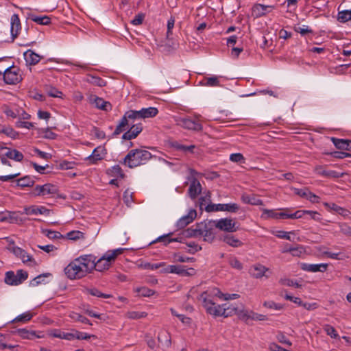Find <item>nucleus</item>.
Masks as SVG:
<instances>
[{"label":"nucleus","instance_id":"nucleus-24","mask_svg":"<svg viewBox=\"0 0 351 351\" xmlns=\"http://www.w3.org/2000/svg\"><path fill=\"white\" fill-rule=\"evenodd\" d=\"M24 58L26 61L27 64L35 65L39 62L41 57L38 53H35L31 49H28L24 53Z\"/></svg>","mask_w":351,"mask_h":351},{"label":"nucleus","instance_id":"nucleus-11","mask_svg":"<svg viewBox=\"0 0 351 351\" xmlns=\"http://www.w3.org/2000/svg\"><path fill=\"white\" fill-rule=\"evenodd\" d=\"M106 149L103 146H98L94 149L92 154L85 158L89 165H95L101 160H102L106 155Z\"/></svg>","mask_w":351,"mask_h":351},{"label":"nucleus","instance_id":"nucleus-36","mask_svg":"<svg viewBox=\"0 0 351 351\" xmlns=\"http://www.w3.org/2000/svg\"><path fill=\"white\" fill-rule=\"evenodd\" d=\"M29 19L32 21L36 22L40 25H49L51 23V19L47 16H36L31 14L29 15Z\"/></svg>","mask_w":351,"mask_h":351},{"label":"nucleus","instance_id":"nucleus-4","mask_svg":"<svg viewBox=\"0 0 351 351\" xmlns=\"http://www.w3.org/2000/svg\"><path fill=\"white\" fill-rule=\"evenodd\" d=\"M189 237H203L204 240L208 242H212L215 237V232L212 228H209L206 224L197 226L195 229H188L186 230Z\"/></svg>","mask_w":351,"mask_h":351},{"label":"nucleus","instance_id":"nucleus-20","mask_svg":"<svg viewBox=\"0 0 351 351\" xmlns=\"http://www.w3.org/2000/svg\"><path fill=\"white\" fill-rule=\"evenodd\" d=\"M328 264L326 263H320V264H308V263H302L301 269L303 271H308V272H324L327 270Z\"/></svg>","mask_w":351,"mask_h":351},{"label":"nucleus","instance_id":"nucleus-22","mask_svg":"<svg viewBox=\"0 0 351 351\" xmlns=\"http://www.w3.org/2000/svg\"><path fill=\"white\" fill-rule=\"evenodd\" d=\"M112 261L105 253L101 257L96 259L94 269L98 271H103L109 268Z\"/></svg>","mask_w":351,"mask_h":351},{"label":"nucleus","instance_id":"nucleus-42","mask_svg":"<svg viewBox=\"0 0 351 351\" xmlns=\"http://www.w3.org/2000/svg\"><path fill=\"white\" fill-rule=\"evenodd\" d=\"M351 20V9L343 10L338 13V21L341 23H345Z\"/></svg>","mask_w":351,"mask_h":351},{"label":"nucleus","instance_id":"nucleus-28","mask_svg":"<svg viewBox=\"0 0 351 351\" xmlns=\"http://www.w3.org/2000/svg\"><path fill=\"white\" fill-rule=\"evenodd\" d=\"M158 340L161 346L165 348H169L171 344L170 334L166 330L158 332Z\"/></svg>","mask_w":351,"mask_h":351},{"label":"nucleus","instance_id":"nucleus-41","mask_svg":"<svg viewBox=\"0 0 351 351\" xmlns=\"http://www.w3.org/2000/svg\"><path fill=\"white\" fill-rule=\"evenodd\" d=\"M87 293L90 294L91 295L98 297V298H112V295L110 294H106L101 293L99 289L96 288H90L87 289Z\"/></svg>","mask_w":351,"mask_h":351},{"label":"nucleus","instance_id":"nucleus-14","mask_svg":"<svg viewBox=\"0 0 351 351\" xmlns=\"http://www.w3.org/2000/svg\"><path fill=\"white\" fill-rule=\"evenodd\" d=\"M21 29V24L19 16L17 14H14L10 18V34L12 42L18 37Z\"/></svg>","mask_w":351,"mask_h":351},{"label":"nucleus","instance_id":"nucleus-59","mask_svg":"<svg viewBox=\"0 0 351 351\" xmlns=\"http://www.w3.org/2000/svg\"><path fill=\"white\" fill-rule=\"evenodd\" d=\"M295 31L300 33L302 36H305L306 34L313 32V30L306 25H303L302 27H295Z\"/></svg>","mask_w":351,"mask_h":351},{"label":"nucleus","instance_id":"nucleus-17","mask_svg":"<svg viewBox=\"0 0 351 351\" xmlns=\"http://www.w3.org/2000/svg\"><path fill=\"white\" fill-rule=\"evenodd\" d=\"M56 187L51 184L37 185L34 189V194L36 196H45L47 195L55 194Z\"/></svg>","mask_w":351,"mask_h":351},{"label":"nucleus","instance_id":"nucleus-52","mask_svg":"<svg viewBox=\"0 0 351 351\" xmlns=\"http://www.w3.org/2000/svg\"><path fill=\"white\" fill-rule=\"evenodd\" d=\"M125 249L123 248H117L113 250H109L106 252V255L108 256V258H110L112 261H114L117 256L121 254L124 252Z\"/></svg>","mask_w":351,"mask_h":351},{"label":"nucleus","instance_id":"nucleus-40","mask_svg":"<svg viewBox=\"0 0 351 351\" xmlns=\"http://www.w3.org/2000/svg\"><path fill=\"white\" fill-rule=\"evenodd\" d=\"M331 141L333 143L334 145L339 149L346 150L347 139H341L335 137L331 138Z\"/></svg>","mask_w":351,"mask_h":351},{"label":"nucleus","instance_id":"nucleus-34","mask_svg":"<svg viewBox=\"0 0 351 351\" xmlns=\"http://www.w3.org/2000/svg\"><path fill=\"white\" fill-rule=\"evenodd\" d=\"M94 104L97 108L102 110L108 111L111 109L110 103L99 97H95Z\"/></svg>","mask_w":351,"mask_h":351},{"label":"nucleus","instance_id":"nucleus-55","mask_svg":"<svg viewBox=\"0 0 351 351\" xmlns=\"http://www.w3.org/2000/svg\"><path fill=\"white\" fill-rule=\"evenodd\" d=\"M43 137L47 139H55L57 137V134L51 131V128H47L42 129L41 130Z\"/></svg>","mask_w":351,"mask_h":351},{"label":"nucleus","instance_id":"nucleus-1","mask_svg":"<svg viewBox=\"0 0 351 351\" xmlns=\"http://www.w3.org/2000/svg\"><path fill=\"white\" fill-rule=\"evenodd\" d=\"M200 299L202 300L203 306L206 308V312L214 317L223 316L228 317L233 315H237L239 319L245 322H247L250 319L252 320L253 311L239 309L232 304H223L221 305H217L208 297L206 293H202L200 295Z\"/></svg>","mask_w":351,"mask_h":351},{"label":"nucleus","instance_id":"nucleus-25","mask_svg":"<svg viewBox=\"0 0 351 351\" xmlns=\"http://www.w3.org/2000/svg\"><path fill=\"white\" fill-rule=\"evenodd\" d=\"M16 333L22 337L23 339H35L37 338H41L43 336L40 335L39 334H37L36 331L34 330H28L25 328H20L18 329L16 331Z\"/></svg>","mask_w":351,"mask_h":351},{"label":"nucleus","instance_id":"nucleus-21","mask_svg":"<svg viewBox=\"0 0 351 351\" xmlns=\"http://www.w3.org/2000/svg\"><path fill=\"white\" fill-rule=\"evenodd\" d=\"M143 130V126L141 123L133 124L129 130L125 132L122 138L124 140H132L135 138Z\"/></svg>","mask_w":351,"mask_h":351},{"label":"nucleus","instance_id":"nucleus-38","mask_svg":"<svg viewBox=\"0 0 351 351\" xmlns=\"http://www.w3.org/2000/svg\"><path fill=\"white\" fill-rule=\"evenodd\" d=\"M202 84L206 86H219L220 82L219 77L217 76H211L204 77L202 81Z\"/></svg>","mask_w":351,"mask_h":351},{"label":"nucleus","instance_id":"nucleus-19","mask_svg":"<svg viewBox=\"0 0 351 351\" xmlns=\"http://www.w3.org/2000/svg\"><path fill=\"white\" fill-rule=\"evenodd\" d=\"M204 293H206L208 297L214 302L213 297L216 296L220 299L223 300H235L240 297L239 294L237 293H226L224 294L221 292V291L218 289H213L210 292L204 291Z\"/></svg>","mask_w":351,"mask_h":351},{"label":"nucleus","instance_id":"nucleus-31","mask_svg":"<svg viewBox=\"0 0 351 351\" xmlns=\"http://www.w3.org/2000/svg\"><path fill=\"white\" fill-rule=\"evenodd\" d=\"M222 241L234 247H238L242 245L243 243L236 238L234 236L231 234H226L222 237Z\"/></svg>","mask_w":351,"mask_h":351},{"label":"nucleus","instance_id":"nucleus-30","mask_svg":"<svg viewBox=\"0 0 351 351\" xmlns=\"http://www.w3.org/2000/svg\"><path fill=\"white\" fill-rule=\"evenodd\" d=\"M27 215H49L50 210L44 206H32L25 209Z\"/></svg>","mask_w":351,"mask_h":351},{"label":"nucleus","instance_id":"nucleus-56","mask_svg":"<svg viewBox=\"0 0 351 351\" xmlns=\"http://www.w3.org/2000/svg\"><path fill=\"white\" fill-rule=\"evenodd\" d=\"M146 316L147 313L145 312L131 311L128 313V317L132 319H138Z\"/></svg>","mask_w":351,"mask_h":351},{"label":"nucleus","instance_id":"nucleus-54","mask_svg":"<svg viewBox=\"0 0 351 351\" xmlns=\"http://www.w3.org/2000/svg\"><path fill=\"white\" fill-rule=\"evenodd\" d=\"M305 250L302 245H297L292 247L291 254L293 256L300 257L302 254H304Z\"/></svg>","mask_w":351,"mask_h":351},{"label":"nucleus","instance_id":"nucleus-37","mask_svg":"<svg viewBox=\"0 0 351 351\" xmlns=\"http://www.w3.org/2000/svg\"><path fill=\"white\" fill-rule=\"evenodd\" d=\"M86 81L90 84L99 87H103L106 85V82L98 76L88 75Z\"/></svg>","mask_w":351,"mask_h":351},{"label":"nucleus","instance_id":"nucleus-45","mask_svg":"<svg viewBox=\"0 0 351 351\" xmlns=\"http://www.w3.org/2000/svg\"><path fill=\"white\" fill-rule=\"evenodd\" d=\"M108 171L112 176L119 177L121 178H123L125 176L122 169L118 165L113 166L111 169L108 170Z\"/></svg>","mask_w":351,"mask_h":351},{"label":"nucleus","instance_id":"nucleus-13","mask_svg":"<svg viewBox=\"0 0 351 351\" xmlns=\"http://www.w3.org/2000/svg\"><path fill=\"white\" fill-rule=\"evenodd\" d=\"M77 258L79 259L80 262L82 264L84 268H85L88 274L90 273L95 267V261L97 257L93 254L82 255Z\"/></svg>","mask_w":351,"mask_h":351},{"label":"nucleus","instance_id":"nucleus-33","mask_svg":"<svg viewBox=\"0 0 351 351\" xmlns=\"http://www.w3.org/2000/svg\"><path fill=\"white\" fill-rule=\"evenodd\" d=\"M242 201L245 204L252 205H263V201L258 198L255 195H243L241 197Z\"/></svg>","mask_w":351,"mask_h":351},{"label":"nucleus","instance_id":"nucleus-47","mask_svg":"<svg viewBox=\"0 0 351 351\" xmlns=\"http://www.w3.org/2000/svg\"><path fill=\"white\" fill-rule=\"evenodd\" d=\"M51 276V274H49V273H46V274H43L39 275V276H36V278H34L30 282V285L32 286V287H36V286H38V285H40L41 283H45L44 278L45 277H47V276Z\"/></svg>","mask_w":351,"mask_h":351},{"label":"nucleus","instance_id":"nucleus-44","mask_svg":"<svg viewBox=\"0 0 351 351\" xmlns=\"http://www.w3.org/2000/svg\"><path fill=\"white\" fill-rule=\"evenodd\" d=\"M279 283L283 286L295 287L296 288H300L302 286L297 281L290 278H281L279 280Z\"/></svg>","mask_w":351,"mask_h":351},{"label":"nucleus","instance_id":"nucleus-49","mask_svg":"<svg viewBox=\"0 0 351 351\" xmlns=\"http://www.w3.org/2000/svg\"><path fill=\"white\" fill-rule=\"evenodd\" d=\"M136 291L138 293L139 295L143 297H149L154 294V291L153 290L145 287L137 288Z\"/></svg>","mask_w":351,"mask_h":351},{"label":"nucleus","instance_id":"nucleus-12","mask_svg":"<svg viewBox=\"0 0 351 351\" xmlns=\"http://www.w3.org/2000/svg\"><path fill=\"white\" fill-rule=\"evenodd\" d=\"M167 270L169 273L176 274L181 276H190L195 274V270L193 268H186L185 266L180 265H169Z\"/></svg>","mask_w":351,"mask_h":351},{"label":"nucleus","instance_id":"nucleus-5","mask_svg":"<svg viewBox=\"0 0 351 351\" xmlns=\"http://www.w3.org/2000/svg\"><path fill=\"white\" fill-rule=\"evenodd\" d=\"M28 274L23 269L17 270L15 274L13 271H8L5 273L4 282L11 286H17L27 280Z\"/></svg>","mask_w":351,"mask_h":351},{"label":"nucleus","instance_id":"nucleus-7","mask_svg":"<svg viewBox=\"0 0 351 351\" xmlns=\"http://www.w3.org/2000/svg\"><path fill=\"white\" fill-rule=\"evenodd\" d=\"M3 80L7 84H16L21 80V75L19 73V69L12 66L6 68L2 71Z\"/></svg>","mask_w":351,"mask_h":351},{"label":"nucleus","instance_id":"nucleus-3","mask_svg":"<svg viewBox=\"0 0 351 351\" xmlns=\"http://www.w3.org/2000/svg\"><path fill=\"white\" fill-rule=\"evenodd\" d=\"M64 273L69 279H80L88 274L79 259L75 258L65 268Z\"/></svg>","mask_w":351,"mask_h":351},{"label":"nucleus","instance_id":"nucleus-63","mask_svg":"<svg viewBox=\"0 0 351 351\" xmlns=\"http://www.w3.org/2000/svg\"><path fill=\"white\" fill-rule=\"evenodd\" d=\"M230 160L234 162H241L244 161L245 158L241 154L235 153V154H232L230 156Z\"/></svg>","mask_w":351,"mask_h":351},{"label":"nucleus","instance_id":"nucleus-43","mask_svg":"<svg viewBox=\"0 0 351 351\" xmlns=\"http://www.w3.org/2000/svg\"><path fill=\"white\" fill-rule=\"evenodd\" d=\"M279 213H277L275 210H268V209H264L263 210V214L261 215V217L267 219H279L278 217Z\"/></svg>","mask_w":351,"mask_h":351},{"label":"nucleus","instance_id":"nucleus-48","mask_svg":"<svg viewBox=\"0 0 351 351\" xmlns=\"http://www.w3.org/2000/svg\"><path fill=\"white\" fill-rule=\"evenodd\" d=\"M84 233L78 230L71 231L67 233V238L70 240H77L84 239Z\"/></svg>","mask_w":351,"mask_h":351},{"label":"nucleus","instance_id":"nucleus-9","mask_svg":"<svg viewBox=\"0 0 351 351\" xmlns=\"http://www.w3.org/2000/svg\"><path fill=\"white\" fill-rule=\"evenodd\" d=\"M190 171L193 177L189 179L190 180V186L188 193L192 199H195L202 192V186L199 180L196 178L193 177V176L197 174V171L194 169H190Z\"/></svg>","mask_w":351,"mask_h":351},{"label":"nucleus","instance_id":"nucleus-26","mask_svg":"<svg viewBox=\"0 0 351 351\" xmlns=\"http://www.w3.org/2000/svg\"><path fill=\"white\" fill-rule=\"evenodd\" d=\"M171 147L177 151L182 152L183 153H193L195 148V145H184L178 141H172L170 143Z\"/></svg>","mask_w":351,"mask_h":351},{"label":"nucleus","instance_id":"nucleus-29","mask_svg":"<svg viewBox=\"0 0 351 351\" xmlns=\"http://www.w3.org/2000/svg\"><path fill=\"white\" fill-rule=\"evenodd\" d=\"M4 156L16 162H21L24 158L23 154L21 152L9 147H7Z\"/></svg>","mask_w":351,"mask_h":351},{"label":"nucleus","instance_id":"nucleus-35","mask_svg":"<svg viewBox=\"0 0 351 351\" xmlns=\"http://www.w3.org/2000/svg\"><path fill=\"white\" fill-rule=\"evenodd\" d=\"M34 184V180L29 176H25L16 180V185L21 188L32 186Z\"/></svg>","mask_w":351,"mask_h":351},{"label":"nucleus","instance_id":"nucleus-53","mask_svg":"<svg viewBox=\"0 0 351 351\" xmlns=\"http://www.w3.org/2000/svg\"><path fill=\"white\" fill-rule=\"evenodd\" d=\"M263 306L268 308L275 309V310H282L283 308V305L279 303H276L274 301H266L263 303Z\"/></svg>","mask_w":351,"mask_h":351},{"label":"nucleus","instance_id":"nucleus-15","mask_svg":"<svg viewBox=\"0 0 351 351\" xmlns=\"http://www.w3.org/2000/svg\"><path fill=\"white\" fill-rule=\"evenodd\" d=\"M275 8L276 6L274 5L256 3L252 7V13L256 16V17L258 18L271 12Z\"/></svg>","mask_w":351,"mask_h":351},{"label":"nucleus","instance_id":"nucleus-27","mask_svg":"<svg viewBox=\"0 0 351 351\" xmlns=\"http://www.w3.org/2000/svg\"><path fill=\"white\" fill-rule=\"evenodd\" d=\"M269 269L261 264L254 265L250 270V273L253 277L260 278L265 276Z\"/></svg>","mask_w":351,"mask_h":351},{"label":"nucleus","instance_id":"nucleus-50","mask_svg":"<svg viewBox=\"0 0 351 351\" xmlns=\"http://www.w3.org/2000/svg\"><path fill=\"white\" fill-rule=\"evenodd\" d=\"M42 232L49 239H55L62 237V234H60V232L58 231L51 230H43Z\"/></svg>","mask_w":351,"mask_h":351},{"label":"nucleus","instance_id":"nucleus-46","mask_svg":"<svg viewBox=\"0 0 351 351\" xmlns=\"http://www.w3.org/2000/svg\"><path fill=\"white\" fill-rule=\"evenodd\" d=\"M32 317H33L32 313H31L29 312H25V313L17 316L11 322L14 323V322H21L25 323V322H27V321H29L32 318Z\"/></svg>","mask_w":351,"mask_h":351},{"label":"nucleus","instance_id":"nucleus-51","mask_svg":"<svg viewBox=\"0 0 351 351\" xmlns=\"http://www.w3.org/2000/svg\"><path fill=\"white\" fill-rule=\"evenodd\" d=\"M228 263L232 268H234L237 270H241L243 269L242 263L236 257H230L228 259Z\"/></svg>","mask_w":351,"mask_h":351},{"label":"nucleus","instance_id":"nucleus-8","mask_svg":"<svg viewBox=\"0 0 351 351\" xmlns=\"http://www.w3.org/2000/svg\"><path fill=\"white\" fill-rule=\"evenodd\" d=\"M239 209V206L236 203L228 204H210L206 206V211L216 212V211H228L230 213H237Z\"/></svg>","mask_w":351,"mask_h":351},{"label":"nucleus","instance_id":"nucleus-32","mask_svg":"<svg viewBox=\"0 0 351 351\" xmlns=\"http://www.w3.org/2000/svg\"><path fill=\"white\" fill-rule=\"evenodd\" d=\"M131 123L129 121L128 119L125 117L124 114L123 117L120 120L119 123L117 125L115 130L113 132L114 136L119 135L122 132L125 131L126 130V128Z\"/></svg>","mask_w":351,"mask_h":351},{"label":"nucleus","instance_id":"nucleus-6","mask_svg":"<svg viewBox=\"0 0 351 351\" xmlns=\"http://www.w3.org/2000/svg\"><path fill=\"white\" fill-rule=\"evenodd\" d=\"M176 123L178 125L189 130L200 132L203 129L202 125L198 120L189 117L179 118L176 120Z\"/></svg>","mask_w":351,"mask_h":351},{"label":"nucleus","instance_id":"nucleus-61","mask_svg":"<svg viewBox=\"0 0 351 351\" xmlns=\"http://www.w3.org/2000/svg\"><path fill=\"white\" fill-rule=\"evenodd\" d=\"M293 191L295 195H298V196H300L301 197H304L306 199L308 192L309 190L306 188H305V189L293 188Z\"/></svg>","mask_w":351,"mask_h":351},{"label":"nucleus","instance_id":"nucleus-62","mask_svg":"<svg viewBox=\"0 0 351 351\" xmlns=\"http://www.w3.org/2000/svg\"><path fill=\"white\" fill-rule=\"evenodd\" d=\"M324 254L327 257L335 260H342L344 256L341 252L335 253L331 252H325Z\"/></svg>","mask_w":351,"mask_h":351},{"label":"nucleus","instance_id":"nucleus-16","mask_svg":"<svg viewBox=\"0 0 351 351\" xmlns=\"http://www.w3.org/2000/svg\"><path fill=\"white\" fill-rule=\"evenodd\" d=\"M314 172L319 176L327 178H339L343 177V173L333 170H326L323 166L318 165L314 168Z\"/></svg>","mask_w":351,"mask_h":351},{"label":"nucleus","instance_id":"nucleus-57","mask_svg":"<svg viewBox=\"0 0 351 351\" xmlns=\"http://www.w3.org/2000/svg\"><path fill=\"white\" fill-rule=\"evenodd\" d=\"M186 245L189 247H190L188 252L193 254L202 250V247L197 244L195 242H189L186 243Z\"/></svg>","mask_w":351,"mask_h":351},{"label":"nucleus","instance_id":"nucleus-18","mask_svg":"<svg viewBox=\"0 0 351 351\" xmlns=\"http://www.w3.org/2000/svg\"><path fill=\"white\" fill-rule=\"evenodd\" d=\"M197 216V212L195 209L189 210L187 215L182 216L176 223V226L179 229L185 228L187 225L193 222Z\"/></svg>","mask_w":351,"mask_h":351},{"label":"nucleus","instance_id":"nucleus-10","mask_svg":"<svg viewBox=\"0 0 351 351\" xmlns=\"http://www.w3.org/2000/svg\"><path fill=\"white\" fill-rule=\"evenodd\" d=\"M236 224V222L232 219L223 218L216 222L215 227L221 230L233 232H236L238 229Z\"/></svg>","mask_w":351,"mask_h":351},{"label":"nucleus","instance_id":"nucleus-58","mask_svg":"<svg viewBox=\"0 0 351 351\" xmlns=\"http://www.w3.org/2000/svg\"><path fill=\"white\" fill-rule=\"evenodd\" d=\"M174 258L176 261L180 263L193 262L195 260L193 257H186L179 254H176L174 255Z\"/></svg>","mask_w":351,"mask_h":351},{"label":"nucleus","instance_id":"nucleus-39","mask_svg":"<svg viewBox=\"0 0 351 351\" xmlns=\"http://www.w3.org/2000/svg\"><path fill=\"white\" fill-rule=\"evenodd\" d=\"M143 119L152 118L158 113V108L155 107L143 108Z\"/></svg>","mask_w":351,"mask_h":351},{"label":"nucleus","instance_id":"nucleus-64","mask_svg":"<svg viewBox=\"0 0 351 351\" xmlns=\"http://www.w3.org/2000/svg\"><path fill=\"white\" fill-rule=\"evenodd\" d=\"M340 232L347 236H351V227L346 223H341L339 225Z\"/></svg>","mask_w":351,"mask_h":351},{"label":"nucleus","instance_id":"nucleus-23","mask_svg":"<svg viewBox=\"0 0 351 351\" xmlns=\"http://www.w3.org/2000/svg\"><path fill=\"white\" fill-rule=\"evenodd\" d=\"M11 251L14 253V254L21 259L23 263H25L28 261H34V258L32 256L28 254L23 249L18 247V246H14Z\"/></svg>","mask_w":351,"mask_h":351},{"label":"nucleus","instance_id":"nucleus-2","mask_svg":"<svg viewBox=\"0 0 351 351\" xmlns=\"http://www.w3.org/2000/svg\"><path fill=\"white\" fill-rule=\"evenodd\" d=\"M152 158V154L145 149H134L128 152L123 158V164L132 169L146 164Z\"/></svg>","mask_w":351,"mask_h":351},{"label":"nucleus","instance_id":"nucleus-60","mask_svg":"<svg viewBox=\"0 0 351 351\" xmlns=\"http://www.w3.org/2000/svg\"><path fill=\"white\" fill-rule=\"evenodd\" d=\"M324 330L328 335H330L332 338H337L338 337V334L335 330V328L330 326L326 325L324 328Z\"/></svg>","mask_w":351,"mask_h":351}]
</instances>
